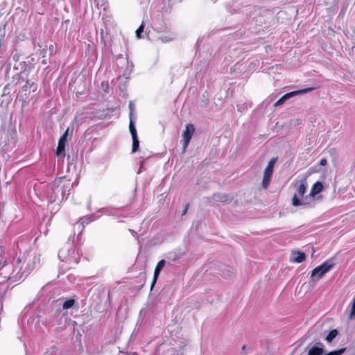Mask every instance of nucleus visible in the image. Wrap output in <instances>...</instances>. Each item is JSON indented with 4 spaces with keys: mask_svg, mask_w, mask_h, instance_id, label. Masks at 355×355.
Wrapping results in <instances>:
<instances>
[{
    "mask_svg": "<svg viewBox=\"0 0 355 355\" xmlns=\"http://www.w3.org/2000/svg\"><path fill=\"white\" fill-rule=\"evenodd\" d=\"M31 71V67L26 65L24 69V74L25 75L24 80L25 85L22 86V90L28 93L35 92L37 89V85L36 83V79L34 77H29Z\"/></svg>",
    "mask_w": 355,
    "mask_h": 355,
    "instance_id": "1",
    "label": "nucleus"
},
{
    "mask_svg": "<svg viewBox=\"0 0 355 355\" xmlns=\"http://www.w3.org/2000/svg\"><path fill=\"white\" fill-rule=\"evenodd\" d=\"M334 266L331 261H327L320 266L315 268L311 275V279L315 282L320 279L327 272H329Z\"/></svg>",
    "mask_w": 355,
    "mask_h": 355,
    "instance_id": "2",
    "label": "nucleus"
},
{
    "mask_svg": "<svg viewBox=\"0 0 355 355\" xmlns=\"http://www.w3.org/2000/svg\"><path fill=\"white\" fill-rule=\"evenodd\" d=\"M277 160V157L271 158L268 162L266 168L264 170L262 180V187L265 189H268V186L270 185L271 177L274 170V166Z\"/></svg>",
    "mask_w": 355,
    "mask_h": 355,
    "instance_id": "3",
    "label": "nucleus"
},
{
    "mask_svg": "<svg viewBox=\"0 0 355 355\" xmlns=\"http://www.w3.org/2000/svg\"><path fill=\"white\" fill-rule=\"evenodd\" d=\"M318 88V87H307V88H305V89H300V90H296V91H293V92H288V93H286L284 95H283L275 103V106H279V105H281L282 104L284 103V102L289 99L290 98H292L296 95H298V94H306L308 92H312L313 91L314 89Z\"/></svg>",
    "mask_w": 355,
    "mask_h": 355,
    "instance_id": "4",
    "label": "nucleus"
},
{
    "mask_svg": "<svg viewBox=\"0 0 355 355\" xmlns=\"http://www.w3.org/2000/svg\"><path fill=\"white\" fill-rule=\"evenodd\" d=\"M194 132H195V127H194L193 124L189 123L186 125L185 130L183 131V132L182 134V148H183L184 152L186 151V150L190 143V141L194 134Z\"/></svg>",
    "mask_w": 355,
    "mask_h": 355,
    "instance_id": "5",
    "label": "nucleus"
},
{
    "mask_svg": "<svg viewBox=\"0 0 355 355\" xmlns=\"http://www.w3.org/2000/svg\"><path fill=\"white\" fill-rule=\"evenodd\" d=\"M69 130L68 128L63 135L60 137L58 141L57 149H56V155L58 157H61L62 158H64L65 157V146L67 140V137L69 134Z\"/></svg>",
    "mask_w": 355,
    "mask_h": 355,
    "instance_id": "6",
    "label": "nucleus"
},
{
    "mask_svg": "<svg viewBox=\"0 0 355 355\" xmlns=\"http://www.w3.org/2000/svg\"><path fill=\"white\" fill-rule=\"evenodd\" d=\"M306 190V187L304 183H301L300 186L298 187L296 193L294 194L293 198H292V205L294 207H297L301 205H305V203L302 202L299 196L302 197Z\"/></svg>",
    "mask_w": 355,
    "mask_h": 355,
    "instance_id": "7",
    "label": "nucleus"
},
{
    "mask_svg": "<svg viewBox=\"0 0 355 355\" xmlns=\"http://www.w3.org/2000/svg\"><path fill=\"white\" fill-rule=\"evenodd\" d=\"M24 78H25V75L24 74V71L20 72V73H16L12 77V80L10 81V83H8L3 90L4 91H6L8 89H10V87L13 85V86H15L17 85L20 80H24Z\"/></svg>",
    "mask_w": 355,
    "mask_h": 355,
    "instance_id": "8",
    "label": "nucleus"
},
{
    "mask_svg": "<svg viewBox=\"0 0 355 355\" xmlns=\"http://www.w3.org/2000/svg\"><path fill=\"white\" fill-rule=\"evenodd\" d=\"M165 264H166L165 260L162 259L158 262V263L155 266V268L154 270V277H153V279L152 281L151 286H150L151 289H153V288L154 287V286L157 282V279L160 274V272L164 267Z\"/></svg>",
    "mask_w": 355,
    "mask_h": 355,
    "instance_id": "9",
    "label": "nucleus"
},
{
    "mask_svg": "<svg viewBox=\"0 0 355 355\" xmlns=\"http://www.w3.org/2000/svg\"><path fill=\"white\" fill-rule=\"evenodd\" d=\"M323 353V345L316 343L308 352V355H322Z\"/></svg>",
    "mask_w": 355,
    "mask_h": 355,
    "instance_id": "10",
    "label": "nucleus"
},
{
    "mask_svg": "<svg viewBox=\"0 0 355 355\" xmlns=\"http://www.w3.org/2000/svg\"><path fill=\"white\" fill-rule=\"evenodd\" d=\"M323 189V184L320 182H316L311 187L309 196L315 197Z\"/></svg>",
    "mask_w": 355,
    "mask_h": 355,
    "instance_id": "11",
    "label": "nucleus"
},
{
    "mask_svg": "<svg viewBox=\"0 0 355 355\" xmlns=\"http://www.w3.org/2000/svg\"><path fill=\"white\" fill-rule=\"evenodd\" d=\"M293 259L295 262L302 263L306 259V255L304 252H296L293 253Z\"/></svg>",
    "mask_w": 355,
    "mask_h": 355,
    "instance_id": "12",
    "label": "nucleus"
},
{
    "mask_svg": "<svg viewBox=\"0 0 355 355\" xmlns=\"http://www.w3.org/2000/svg\"><path fill=\"white\" fill-rule=\"evenodd\" d=\"M132 153H136L139 148V141L138 137H132Z\"/></svg>",
    "mask_w": 355,
    "mask_h": 355,
    "instance_id": "13",
    "label": "nucleus"
},
{
    "mask_svg": "<svg viewBox=\"0 0 355 355\" xmlns=\"http://www.w3.org/2000/svg\"><path fill=\"white\" fill-rule=\"evenodd\" d=\"M338 333V332L336 329L331 330L328 335L327 336V337L325 338V340L327 342L331 343L336 337Z\"/></svg>",
    "mask_w": 355,
    "mask_h": 355,
    "instance_id": "14",
    "label": "nucleus"
},
{
    "mask_svg": "<svg viewBox=\"0 0 355 355\" xmlns=\"http://www.w3.org/2000/svg\"><path fill=\"white\" fill-rule=\"evenodd\" d=\"M132 116V112H130V116ZM129 130L131 134L132 137H137V130L135 126L133 121H132V118L130 117V121L129 124Z\"/></svg>",
    "mask_w": 355,
    "mask_h": 355,
    "instance_id": "15",
    "label": "nucleus"
},
{
    "mask_svg": "<svg viewBox=\"0 0 355 355\" xmlns=\"http://www.w3.org/2000/svg\"><path fill=\"white\" fill-rule=\"evenodd\" d=\"M74 304L75 300L73 299H69L64 302L62 307L64 309L67 310L73 307Z\"/></svg>",
    "mask_w": 355,
    "mask_h": 355,
    "instance_id": "16",
    "label": "nucleus"
},
{
    "mask_svg": "<svg viewBox=\"0 0 355 355\" xmlns=\"http://www.w3.org/2000/svg\"><path fill=\"white\" fill-rule=\"evenodd\" d=\"M144 27H145V25H144V23L142 22L141 24V25L139 26V27L137 29L135 33H136V36L138 37V38H140L141 37V34L144 32Z\"/></svg>",
    "mask_w": 355,
    "mask_h": 355,
    "instance_id": "17",
    "label": "nucleus"
},
{
    "mask_svg": "<svg viewBox=\"0 0 355 355\" xmlns=\"http://www.w3.org/2000/svg\"><path fill=\"white\" fill-rule=\"evenodd\" d=\"M345 351V348H342L338 350L331 351L325 355H341Z\"/></svg>",
    "mask_w": 355,
    "mask_h": 355,
    "instance_id": "18",
    "label": "nucleus"
},
{
    "mask_svg": "<svg viewBox=\"0 0 355 355\" xmlns=\"http://www.w3.org/2000/svg\"><path fill=\"white\" fill-rule=\"evenodd\" d=\"M216 198H218L216 200H219L220 201H227L229 200V198L226 195H223V196H220V194H218L217 196H215Z\"/></svg>",
    "mask_w": 355,
    "mask_h": 355,
    "instance_id": "19",
    "label": "nucleus"
},
{
    "mask_svg": "<svg viewBox=\"0 0 355 355\" xmlns=\"http://www.w3.org/2000/svg\"><path fill=\"white\" fill-rule=\"evenodd\" d=\"M76 225H78V227L81 226L82 227L81 231H83V230L85 227L83 218H81L78 222H77L74 224V226H76Z\"/></svg>",
    "mask_w": 355,
    "mask_h": 355,
    "instance_id": "20",
    "label": "nucleus"
},
{
    "mask_svg": "<svg viewBox=\"0 0 355 355\" xmlns=\"http://www.w3.org/2000/svg\"><path fill=\"white\" fill-rule=\"evenodd\" d=\"M327 164V161L325 158L320 159V166H326Z\"/></svg>",
    "mask_w": 355,
    "mask_h": 355,
    "instance_id": "21",
    "label": "nucleus"
},
{
    "mask_svg": "<svg viewBox=\"0 0 355 355\" xmlns=\"http://www.w3.org/2000/svg\"><path fill=\"white\" fill-rule=\"evenodd\" d=\"M189 204H187V205H185V208L184 209V211H183V212H182V215H184V214H187V210H188V208H189Z\"/></svg>",
    "mask_w": 355,
    "mask_h": 355,
    "instance_id": "22",
    "label": "nucleus"
},
{
    "mask_svg": "<svg viewBox=\"0 0 355 355\" xmlns=\"http://www.w3.org/2000/svg\"><path fill=\"white\" fill-rule=\"evenodd\" d=\"M245 348H246V346L244 345L242 347V348H241V350H242L241 354H242V355H245V354H246V353L244 352V351L245 350Z\"/></svg>",
    "mask_w": 355,
    "mask_h": 355,
    "instance_id": "23",
    "label": "nucleus"
},
{
    "mask_svg": "<svg viewBox=\"0 0 355 355\" xmlns=\"http://www.w3.org/2000/svg\"><path fill=\"white\" fill-rule=\"evenodd\" d=\"M10 69H8L7 72H6V76H7L8 78H9V77H10Z\"/></svg>",
    "mask_w": 355,
    "mask_h": 355,
    "instance_id": "24",
    "label": "nucleus"
},
{
    "mask_svg": "<svg viewBox=\"0 0 355 355\" xmlns=\"http://www.w3.org/2000/svg\"><path fill=\"white\" fill-rule=\"evenodd\" d=\"M5 264L1 265V260H0V270L3 267Z\"/></svg>",
    "mask_w": 355,
    "mask_h": 355,
    "instance_id": "25",
    "label": "nucleus"
}]
</instances>
